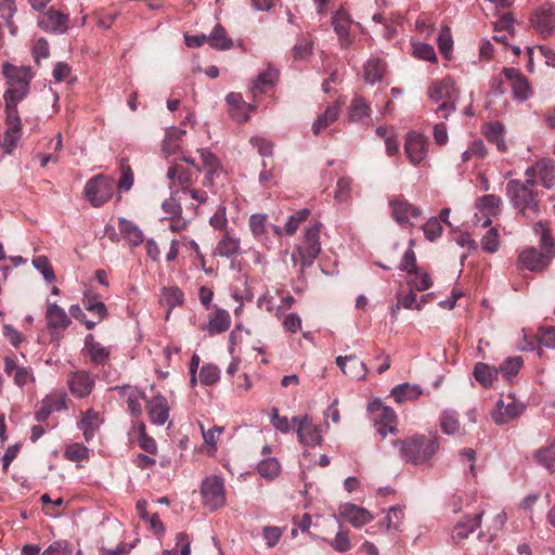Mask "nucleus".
I'll return each instance as SVG.
<instances>
[{
    "label": "nucleus",
    "mask_w": 555,
    "mask_h": 555,
    "mask_svg": "<svg viewBox=\"0 0 555 555\" xmlns=\"http://www.w3.org/2000/svg\"><path fill=\"white\" fill-rule=\"evenodd\" d=\"M64 454L69 461L80 462L88 457L89 450L81 443H73L66 448Z\"/></svg>",
    "instance_id": "obj_58"
},
{
    "label": "nucleus",
    "mask_w": 555,
    "mask_h": 555,
    "mask_svg": "<svg viewBox=\"0 0 555 555\" xmlns=\"http://www.w3.org/2000/svg\"><path fill=\"white\" fill-rule=\"evenodd\" d=\"M499 375V370L487 363L478 362L474 367V376L483 387H491Z\"/></svg>",
    "instance_id": "obj_41"
},
{
    "label": "nucleus",
    "mask_w": 555,
    "mask_h": 555,
    "mask_svg": "<svg viewBox=\"0 0 555 555\" xmlns=\"http://www.w3.org/2000/svg\"><path fill=\"white\" fill-rule=\"evenodd\" d=\"M412 55L418 60L437 63L438 59L431 44L425 42L412 43Z\"/></svg>",
    "instance_id": "obj_47"
},
{
    "label": "nucleus",
    "mask_w": 555,
    "mask_h": 555,
    "mask_svg": "<svg viewBox=\"0 0 555 555\" xmlns=\"http://www.w3.org/2000/svg\"><path fill=\"white\" fill-rule=\"evenodd\" d=\"M389 207L393 219L400 223H412L414 219H418L421 216L420 208L409 203L403 197H392L389 201Z\"/></svg>",
    "instance_id": "obj_17"
},
{
    "label": "nucleus",
    "mask_w": 555,
    "mask_h": 555,
    "mask_svg": "<svg viewBox=\"0 0 555 555\" xmlns=\"http://www.w3.org/2000/svg\"><path fill=\"white\" fill-rule=\"evenodd\" d=\"M386 73V62L379 57H371L364 65V79L374 85L382 81Z\"/></svg>",
    "instance_id": "obj_37"
},
{
    "label": "nucleus",
    "mask_w": 555,
    "mask_h": 555,
    "mask_svg": "<svg viewBox=\"0 0 555 555\" xmlns=\"http://www.w3.org/2000/svg\"><path fill=\"white\" fill-rule=\"evenodd\" d=\"M120 178L118 181V189L120 191H129L133 184V172L126 159H121L119 164Z\"/></svg>",
    "instance_id": "obj_52"
},
{
    "label": "nucleus",
    "mask_w": 555,
    "mask_h": 555,
    "mask_svg": "<svg viewBox=\"0 0 555 555\" xmlns=\"http://www.w3.org/2000/svg\"><path fill=\"white\" fill-rule=\"evenodd\" d=\"M353 24L354 21L350 13L343 5L333 12L331 25L338 38L341 49H348L353 42V37L350 34Z\"/></svg>",
    "instance_id": "obj_12"
},
{
    "label": "nucleus",
    "mask_w": 555,
    "mask_h": 555,
    "mask_svg": "<svg viewBox=\"0 0 555 555\" xmlns=\"http://www.w3.org/2000/svg\"><path fill=\"white\" fill-rule=\"evenodd\" d=\"M231 324L230 313L224 309H217L209 317L208 331L210 334H220L229 330Z\"/></svg>",
    "instance_id": "obj_40"
},
{
    "label": "nucleus",
    "mask_w": 555,
    "mask_h": 555,
    "mask_svg": "<svg viewBox=\"0 0 555 555\" xmlns=\"http://www.w3.org/2000/svg\"><path fill=\"white\" fill-rule=\"evenodd\" d=\"M178 193H179V190H176V191L172 190L170 197L166 198L162 204L163 210L166 214L170 215V217H177L182 214L181 204H180L179 199L177 198Z\"/></svg>",
    "instance_id": "obj_57"
},
{
    "label": "nucleus",
    "mask_w": 555,
    "mask_h": 555,
    "mask_svg": "<svg viewBox=\"0 0 555 555\" xmlns=\"http://www.w3.org/2000/svg\"><path fill=\"white\" fill-rule=\"evenodd\" d=\"M31 52L35 62L39 65L41 59H47L50 55L49 42L44 38L37 39Z\"/></svg>",
    "instance_id": "obj_64"
},
{
    "label": "nucleus",
    "mask_w": 555,
    "mask_h": 555,
    "mask_svg": "<svg viewBox=\"0 0 555 555\" xmlns=\"http://www.w3.org/2000/svg\"><path fill=\"white\" fill-rule=\"evenodd\" d=\"M352 181L348 177L338 179L335 190V199L344 203L350 198Z\"/></svg>",
    "instance_id": "obj_60"
},
{
    "label": "nucleus",
    "mask_w": 555,
    "mask_h": 555,
    "mask_svg": "<svg viewBox=\"0 0 555 555\" xmlns=\"http://www.w3.org/2000/svg\"><path fill=\"white\" fill-rule=\"evenodd\" d=\"M201 494L205 506L210 511L222 507L225 504L223 478L216 475L207 476L202 481Z\"/></svg>",
    "instance_id": "obj_9"
},
{
    "label": "nucleus",
    "mask_w": 555,
    "mask_h": 555,
    "mask_svg": "<svg viewBox=\"0 0 555 555\" xmlns=\"http://www.w3.org/2000/svg\"><path fill=\"white\" fill-rule=\"evenodd\" d=\"M167 177L172 185L180 188L179 192L185 193L189 186L194 183L193 172L182 165L176 164L169 167Z\"/></svg>",
    "instance_id": "obj_30"
},
{
    "label": "nucleus",
    "mask_w": 555,
    "mask_h": 555,
    "mask_svg": "<svg viewBox=\"0 0 555 555\" xmlns=\"http://www.w3.org/2000/svg\"><path fill=\"white\" fill-rule=\"evenodd\" d=\"M23 81L11 82L10 89L5 92V125L3 143L0 146L5 149V153L11 154L16 147L17 141L21 138L22 121L17 112V103L22 101L29 90V75L24 72Z\"/></svg>",
    "instance_id": "obj_1"
},
{
    "label": "nucleus",
    "mask_w": 555,
    "mask_h": 555,
    "mask_svg": "<svg viewBox=\"0 0 555 555\" xmlns=\"http://www.w3.org/2000/svg\"><path fill=\"white\" fill-rule=\"evenodd\" d=\"M241 253V240L232 232L225 231L216 245L215 255L231 258Z\"/></svg>",
    "instance_id": "obj_29"
},
{
    "label": "nucleus",
    "mask_w": 555,
    "mask_h": 555,
    "mask_svg": "<svg viewBox=\"0 0 555 555\" xmlns=\"http://www.w3.org/2000/svg\"><path fill=\"white\" fill-rule=\"evenodd\" d=\"M440 427L446 435H462L457 413L452 410L443 411L440 415Z\"/></svg>",
    "instance_id": "obj_43"
},
{
    "label": "nucleus",
    "mask_w": 555,
    "mask_h": 555,
    "mask_svg": "<svg viewBox=\"0 0 555 555\" xmlns=\"http://www.w3.org/2000/svg\"><path fill=\"white\" fill-rule=\"evenodd\" d=\"M4 372L7 375L12 376L14 384L20 388L24 387L28 383L35 382V375L31 367L18 366L16 362L10 358H4Z\"/></svg>",
    "instance_id": "obj_24"
},
{
    "label": "nucleus",
    "mask_w": 555,
    "mask_h": 555,
    "mask_svg": "<svg viewBox=\"0 0 555 555\" xmlns=\"http://www.w3.org/2000/svg\"><path fill=\"white\" fill-rule=\"evenodd\" d=\"M399 449L400 459L412 465L428 462L439 449V437L435 435H414L403 440L392 441Z\"/></svg>",
    "instance_id": "obj_3"
},
{
    "label": "nucleus",
    "mask_w": 555,
    "mask_h": 555,
    "mask_svg": "<svg viewBox=\"0 0 555 555\" xmlns=\"http://www.w3.org/2000/svg\"><path fill=\"white\" fill-rule=\"evenodd\" d=\"M487 139L494 143L499 151L504 152L506 145L503 139V127L500 124H489L485 131Z\"/></svg>",
    "instance_id": "obj_51"
},
{
    "label": "nucleus",
    "mask_w": 555,
    "mask_h": 555,
    "mask_svg": "<svg viewBox=\"0 0 555 555\" xmlns=\"http://www.w3.org/2000/svg\"><path fill=\"white\" fill-rule=\"evenodd\" d=\"M526 409V405L515 398L514 395L508 393L498 400L491 416L495 424H507L515 418L519 417Z\"/></svg>",
    "instance_id": "obj_10"
},
{
    "label": "nucleus",
    "mask_w": 555,
    "mask_h": 555,
    "mask_svg": "<svg viewBox=\"0 0 555 555\" xmlns=\"http://www.w3.org/2000/svg\"><path fill=\"white\" fill-rule=\"evenodd\" d=\"M320 234L321 223L309 227L305 232L302 243L297 247V254L292 255L294 262H299L301 272L305 268L310 267L321 253Z\"/></svg>",
    "instance_id": "obj_6"
},
{
    "label": "nucleus",
    "mask_w": 555,
    "mask_h": 555,
    "mask_svg": "<svg viewBox=\"0 0 555 555\" xmlns=\"http://www.w3.org/2000/svg\"><path fill=\"white\" fill-rule=\"evenodd\" d=\"M422 393L423 391L420 386L409 383L400 384L396 386L391 391V396L397 402L416 400Z\"/></svg>",
    "instance_id": "obj_42"
},
{
    "label": "nucleus",
    "mask_w": 555,
    "mask_h": 555,
    "mask_svg": "<svg viewBox=\"0 0 555 555\" xmlns=\"http://www.w3.org/2000/svg\"><path fill=\"white\" fill-rule=\"evenodd\" d=\"M427 138L417 132H409L404 145L405 154L414 165L420 164L427 155Z\"/></svg>",
    "instance_id": "obj_18"
},
{
    "label": "nucleus",
    "mask_w": 555,
    "mask_h": 555,
    "mask_svg": "<svg viewBox=\"0 0 555 555\" xmlns=\"http://www.w3.org/2000/svg\"><path fill=\"white\" fill-rule=\"evenodd\" d=\"M114 180L103 175L91 178L85 186V194L92 206L105 204L114 194Z\"/></svg>",
    "instance_id": "obj_8"
},
{
    "label": "nucleus",
    "mask_w": 555,
    "mask_h": 555,
    "mask_svg": "<svg viewBox=\"0 0 555 555\" xmlns=\"http://www.w3.org/2000/svg\"><path fill=\"white\" fill-rule=\"evenodd\" d=\"M428 95L435 102L442 101L437 108V113L442 118H448L455 111L454 101L457 98V92L452 78L444 77L434 80L428 88Z\"/></svg>",
    "instance_id": "obj_5"
},
{
    "label": "nucleus",
    "mask_w": 555,
    "mask_h": 555,
    "mask_svg": "<svg viewBox=\"0 0 555 555\" xmlns=\"http://www.w3.org/2000/svg\"><path fill=\"white\" fill-rule=\"evenodd\" d=\"M328 544L337 552L345 553L351 550V542L347 531H338Z\"/></svg>",
    "instance_id": "obj_62"
},
{
    "label": "nucleus",
    "mask_w": 555,
    "mask_h": 555,
    "mask_svg": "<svg viewBox=\"0 0 555 555\" xmlns=\"http://www.w3.org/2000/svg\"><path fill=\"white\" fill-rule=\"evenodd\" d=\"M404 512L400 506H392L389 508L385 517V524L388 531H400Z\"/></svg>",
    "instance_id": "obj_50"
},
{
    "label": "nucleus",
    "mask_w": 555,
    "mask_h": 555,
    "mask_svg": "<svg viewBox=\"0 0 555 555\" xmlns=\"http://www.w3.org/2000/svg\"><path fill=\"white\" fill-rule=\"evenodd\" d=\"M530 22L542 36H548L555 29V3L546 2L532 14Z\"/></svg>",
    "instance_id": "obj_15"
},
{
    "label": "nucleus",
    "mask_w": 555,
    "mask_h": 555,
    "mask_svg": "<svg viewBox=\"0 0 555 555\" xmlns=\"http://www.w3.org/2000/svg\"><path fill=\"white\" fill-rule=\"evenodd\" d=\"M67 24L68 15L55 10L53 7H51L38 20L39 27L50 33L63 34L68 28Z\"/></svg>",
    "instance_id": "obj_19"
},
{
    "label": "nucleus",
    "mask_w": 555,
    "mask_h": 555,
    "mask_svg": "<svg viewBox=\"0 0 555 555\" xmlns=\"http://www.w3.org/2000/svg\"><path fill=\"white\" fill-rule=\"evenodd\" d=\"M209 224L216 229L223 232L228 230V218H227V208L224 205H220L217 207L215 214L209 219Z\"/></svg>",
    "instance_id": "obj_56"
},
{
    "label": "nucleus",
    "mask_w": 555,
    "mask_h": 555,
    "mask_svg": "<svg viewBox=\"0 0 555 555\" xmlns=\"http://www.w3.org/2000/svg\"><path fill=\"white\" fill-rule=\"evenodd\" d=\"M340 112V104L333 103L326 107L324 113L320 115L312 125V131L315 135H319L324 129L331 126L338 119Z\"/></svg>",
    "instance_id": "obj_38"
},
{
    "label": "nucleus",
    "mask_w": 555,
    "mask_h": 555,
    "mask_svg": "<svg viewBox=\"0 0 555 555\" xmlns=\"http://www.w3.org/2000/svg\"><path fill=\"white\" fill-rule=\"evenodd\" d=\"M208 43L216 50H229L233 47V40L228 36L227 30L220 24H216L210 35Z\"/></svg>",
    "instance_id": "obj_39"
},
{
    "label": "nucleus",
    "mask_w": 555,
    "mask_h": 555,
    "mask_svg": "<svg viewBox=\"0 0 555 555\" xmlns=\"http://www.w3.org/2000/svg\"><path fill=\"white\" fill-rule=\"evenodd\" d=\"M197 153L201 160V167H197V173L204 172L202 184L215 193V188L218 184H223L227 178V171L219 158L209 150L201 149L197 150Z\"/></svg>",
    "instance_id": "obj_7"
},
{
    "label": "nucleus",
    "mask_w": 555,
    "mask_h": 555,
    "mask_svg": "<svg viewBox=\"0 0 555 555\" xmlns=\"http://www.w3.org/2000/svg\"><path fill=\"white\" fill-rule=\"evenodd\" d=\"M336 364L343 371V373L351 378L362 379L365 377L367 369L364 362L357 356L337 357Z\"/></svg>",
    "instance_id": "obj_26"
},
{
    "label": "nucleus",
    "mask_w": 555,
    "mask_h": 555,
    "mask_svg": "<svg viewBox=\"0 0 555 555\" xmlns=\"http://www.w3.org/2000/svg\"><path fill=\"white\" fill-rule=\"evenodd\" d=\"M438 48L442 55H444L447 59L451 57L453 40L449 27H444L441 29L438 36Z\"/></svg>",
    "instance_id": "obj_54"
},
{
    "label": "nucleus",
    "mask_w": 555,
    "mask_h": 555,
    "mask_svg": "<svg viewBox=\"0 0 555 555\" xmlns=\"http://www.w3.org/2000/svg\"><path fill=\"white\" fill-rule=\"evenodd\" d=\"M537 460L547 470L555 472V439L550 443V446L538 451Z\"/></svg>",
    "instance_id": "obj_48"
},
{
    "label": "nucleus",
    "mask_w": 555,
    "mask_h": 555,
    "mask_svg": "<svg viewBox=\"0 0 555 555\" xmlns=\"http://www.w3.org/2000/svg\"><path fill=\"white\" fill-rule=\"evenodd\" d=\"M313 42L310 38L300 39L293 48L294 60H306L312 54Z\"/></svg>",
    "instance_id": "obj_55"
},
{
    "label": "nucleus",
    "mask_w": 555,
    "mask_h": 555,
    "mask_svg": "<svg viewBox=\"0 0 555 555\" xmlns=\"http://www.w3.org/2000/svg\"><path fill=\"white\" fill-rule=\"evenodd\" d=\"M502 204V198L494 194L477 197L475 201L477 211L474 216V222L482 228L489 227L492 222L491 218L500 215Z\"/></svg>",
    "instance_id": "obj_11"
},
{
    "label": "nucleus",
    "mask_w": 555,
    "mask_h": 555,
    "mask_svg": "<svg viewBox=\"0 0 555 555\" xmlns=\"http://www.w3.org/2000/svg\"><path fill=\"white\" fill-rule=\"evenodd\" d=\"M83 350L88 353L91 362L94 365L105 364L108 361L111 354V350L95 341L93 335L91 334L87 335L85 338Z\"/></svg>",
    "instance_id": "obj_32"
},
{
    "label": "nucleus",
    "mask_w": 555,
    "mask_h": 555,
    "mask_svg": "<svg viewBox=\"0 0 555 555\" xmlns=\"http://www.w3.org/2000/svg\"><path fill=\"white\" fill-rule=\"evenodd\" d=\"M118 229L124 238L132 246H139L144 241V234L137 224L125 218L118 219Z\"/></svg>",
    "instance_id": "obj_36"
},
{
    "label": "nucleus",
    "mask_w": 555,
    "mask_h": 555,
    "mask_svg": "<svg viewBox=\"0 0 555 555\" xmlns=\"http://www.w3.org/2000/svg\"><path fill=\"white\" fill-rule=\"evenodd\" d=\"M46 317L48 328L51 331L65 330L70 324V319L65 310L56 304H48Z\"/></svg>",
    "instance_id": "obj_35"
},
{
    "label": "nucleus",
    "mask_w": 555,
    "mask_h": 555,
    "mask_svg": "<svg viewBox=\"0 0 555 555\" xmlns=\"http://www.w3.org/2000/svg\"><path fill=\"white\" fill-rule=\"evenodd\" d=\"M34 267L40 271L48 282L55 279V274L49 259L46 256H38L33 259Z\"/></svg>",
    "instance_id": "obj_59"
},
{
    "label": "nucleus",
    "mask_w": 555,
    "mask_h": 555,
    "mask_svg": "<svg viewBox=\"0 0 555 555\" xmlns=\"http://www.w3.org/2000/svg\"><path fill=\"white\" fill-rule=\"evenodd\" d=\"M481 247L487 253H495L499 248V233L492 228L481 238Z\"/></svg>",
    "instance_id": "obj_61"
},
{
    "label": "nucleus",
    "mask_w": 555,
    "mask_h": 555,
    "mask_svg": "<svg viewBox=\"0 0 555 555\" xmlns=\"http://www.w3.org/2000/svg\"><path fill=\"white\" fill-rule=\"evenodd\" d=\"M524 360L520 356L506 358L496 370L505 379H512L515 377L519 370L522 367Z\"/></svg>",
    "instance_id": "obj_45"
},
{
    "label": "nucleus",
    "mask_w": 555,
    "mask_h": 555,
    "mask_svg": "<svg viewBox=\"0 0 555 555\" xmlns=\"http://www.w3.org/2000/svg\"><path fill=\"white\" fill-rule=\"evenodd\" d=\"M372 420L375 423L377 433L385 438L387 433H395L397 415L395 411L380 403L371 406Z\"/></svg>",
    "instance_id": "obj_14"
},
{
    "label": "nucleus",
    "mask_w": 555,
    "mask_h": 555,
    "mask_svg": "<svg viewBox=\"0 0 555 555\" xmlns=\"http://www.w3.org/2000/svg\"><path fill=\"white\" fill-rule=\"evenodd\" d=\"M184 300L183 292L178 286H168L162 289V302L168 307V313Z\"/></svg>",
    "instance_id": "obj_44"
},
{
    "label": "nucleus",
    "mask_w": 555,
    "mask_h": 555,
    "mask_svg": "<svg viewBox=\"0 0 555 555\" xmlns=\"http://www.w3.org/2000/svg\"><path fill=\"white\" fill-rule=\"evenodd\" d=\"M257 472L262 478L272 480L279 476L281 472V465L276 459L268 457L258 464Z\"/></svg>",
    "instance_id": "obj_46"
},
{
    "label": "nucleus",
    "mask_w": 555,
    "mask_h": 555,
    "mask_svg": "<svg viewBox=\"0 0 555 555\" xmlns=\"http://www.w3.org/2000/svg\"><path fill=\"white\" fill-rule=\"evenodd\" d=\"M279 78V70L269 66L264 72L260 73L253 86L250 88V92L253 96L256 99L258 95L266 93L270 88H272Z\"/></svg>",
    "instance_id": "obj_31"
},
{
    "label": "nucleus",
    "mask_w": 555,
    "mask_h": 555,
    "mask_svg": "<svg viewBox=\"0 0 555 555\" xmlns=\"http://www.w3.org/2000/svg\"><path fill=\"white\" fill-rule=\"evenodd\" d=\"M535 184L534 179L528 178L524 182L513 179L506 184V194L513 207L526 218L537 216L540 211L538 193L534 191Z\"/></svg>",
    "instance_id": "obj_4"
},
{
    "label": "nucleus",
    "mask_w": 555,
    "mask_h": 555,
    "mask_svg": "<svg viewBox=\"0 0 555 555\" xmlns=\"http://www.w3.org/2000/svg\"><path fill=\"white\" fill-rule=\"evenodd\" d=\"M482 515L483 511H480L472 517L467 516L463 520H460L453 528L452 540L455 543H460L462 540L467 539L469 533L474 532L480 526Z\"/></svg>",
    "instance_id": "obj_28"
},
{
    "label": "nucleus",
    "mask_w": 555,
    "mask_h": 555,
    "mask_svg": "<svg viewBox=\"0 0 555 555\" xmlns=\"http://www.w3.org/2000/svg\"><path fill=\"white\" fill-rule=\"evenodd\" d=\"M339 516L356 528H360L373 519L367 509L351 503H346L339 507Z\"/></svg>",
    "instance_id": "obj_25"
},
{
    "label": "nucleus",
    "mask_w": 555,
    "mask_h": 555,
    "mask_svg": "<svg viewBox=\"0 0 555 555\" xmlns=\"http://www.w3.org/2000/svg\"><path fill=\"white\" fill-rule=\"evenodd\" d=\"M67 386L74 397L82 399L92 392L95 379L88 371L78 370L68 375Z\"/></svg>",
    "instance_id": "obj_16"
},
{
    "label": "nucleus",
    "mask_w": 555,
    "mask_h": 555,
    "mask_svg": "<svg viewBox=\"0 0 555 555\" xmlns=\"http://www.w3.org/2000/svg\"><path fill=\"white\" fill-rule=\"evenodd\" d=\"M348 119L352 122L369 124L371 107L362 96H356L348 108Z\"/></svg>",
    "instance_id": "obj_34"
},
{
    "label": "nucleus",
    "mask_w": 555,
    "mask_h": 555,
    "mask_svg": "<svg viewBox=\"0 0 555 555\" xmlns=\"http://www.w3.org/2000/svg\"><path fill=\"white\" fill-rule=\"evenodd\" d=\"M309 215L310 210L307 208H302L291 215L284 227L285 234L294 235L298 230L299 225L308 219Z\"/></svg>",
    "instance_id": "obj_49"
},
{
    "label": "nucleus",
    "mask_w": 555,
    "mask_h": 555,
    "mask_svg": "<svg viewBox=\"0 0 555 555\" xmlns=\"http://www.w3.org/2000/svg\"><path fill=\"white\" fill-rule=\"evenodd\" d=\"M115 390L119 392V396L127 397L128 411L132 416H140L142 408L140 400L145 399V393L131 386L116 387Z\"/></svg>",
    "instance_id": "obj_33"
},
{
    "label": "nucleus",
    "mask_w": 555,
    "mask_h": 555,
    "mask_svg": "<svg viewBox=\"0 0 555 555\" xmlns=\"http://www.w3.org/2000/svg\"><path fill=\"white\" fill-rule=\"evenodd\" d=\"M146 411L150 421L157 426H162L169 418L170 406L166 397L156 395L146 400Z\"/></svg>",
    "instance_id": "obj_22"
},
{
    "label": "nucleus",
    "mask_w": 555,
    "mask_h": 555,
    "mask_svg": "<svg viewBox=\"0 0 555 555\" xmlns=\"http://www.w3.org/2000/svg\"><path fill=\"white\" fill-rule=\"evenodd\" d=\"M503 74L511 82L515 98L519 100H527L531 95V89L527 78L517 68H504Z\"/></svg>",
    "instance_id": "obj_23"
},
{
    "label": "nucleus",
    "mask_w": 555,
    "mask_h": 555,
    "mask_svg": "<svg viewBox=\"0 0 555 555\" xmlns=\"http://www.w3.org/2000/svg\"><path fill=\"white\" fill-rule=\"evenodd\" d=\"M292 423L297 424V435L301 443L307 446H317L322 437L319 428L312 423V418L304 416L302 418L293 417Z\"/></svg>",
    "instance_id": "obj_21"
},
{
    "label": "nucleus",
    "mask_w": 555,
    "mask_h": 555,
    "mask_svg": "<svg viewBox=\"0 0 555 555\" xmlns=\"http://www.w3.org/2000/svg\"><path fill=\"white\" fill-rule=\"evenodd\" d=\"M269 222L266 214H253L248 219V228L253 237L269 248Z\"/></svg>",
    "instance_id": "obj_27"
},
{
    "label": "nucleus",
    "mask_w": 555,
    "mask_h": 555,
    "mask_svg": "<svg viewBox=\"0 0 555 555\" xmlns=\"http://www.w3.org/2000/svg\"><path fill=\"white\" fill-rule=\"evenodd\" d=\"M66 410V393L52 392L43 398L36 411V420L44 422L53 412Z\"/></svg>",
    "instance_id": "obj_20"
},
{
    "label": "nucleus",
    "mask_w": 555,
    "mask_h": 555,
    "mask_svg": "<svg viewBox=\"0 0 555 555\" xmlns=\"http://www.w3.org/2000/svg\"><path fill=\"white\" fill-rule=\"evenodd\" d=\"M525 175L528 179H534L537 182L539 180L544 188L551 189L555 185V160L543 158L528 167Z\"/></svg>",
    "instance_id": "obj_13"
},
{
    "label": "nucleus",
    "mask_w": 555,
    "mask_h": 555,
    "mask_svg": "<svg viewBox=\"0 0 555 555\" xmlns=\"http://www.w3.org/2000/svg\"><path fill=\"white\" fill-rule=\"evenodd\" d=\"M219 370L217 366L212 364H206L201 369L199 379L201 383L210 386L214 385L219 379Z\"/></svg>",
    "instance_id": "obj_63"
},
{
    "label": "nucleus",
    "mask_w": 555,
    "mask_h": 555,
    "mask_svg": "<svg viewBox=\"0 0 555 555\" xmlns=\"http://www.w3.org/2000/svg\"><path fill=\"white\" fill-rule=\"evenodd\" d=\"M533 230L535 234L540 235L539 246L541 250L533 246L524 248L518 256V263L529 271L542 272L548 268L555 258V240L543 222L535 223Z\"/></svg>",
    "instance_id": "obj_2"
},
{
    "label": "nucleus",
    "mask_w": 555,
    "mask_h": 555,
    "mask_svg": "<svg viewBox=\"0 0 555 555\" xmlns=\"http://www.w3.org/2000/svg\"><path fill=\"white\" fill-rule=\"evenodd\" d=\"M83 306L98 318V321H102L107 313L105 305L96 296L87 297L83 300Z\"/></svg>",
    "instance_id": "obj_53"
}]
</instances>
